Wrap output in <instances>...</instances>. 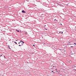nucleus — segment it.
<instances>
[{
    "mask_svg": "<svg viewBox=\"0 0 76 76\" xmlns=\"http://www.w3.org/2000/svg\"><path fill=\"white\" fill-rule=\"evenodd\" d=\"M56 72H57V71H56Z\"/></svg>",
    "mask_w": 76,
    "mask_h": 76,
    "instance_id": "393cba45",
    "label": "nucleus"
},
{
    "mask_svg": "<svg viewBox=\"0 0 76 76\" xmlns=\"http://www.w3.org/2000/svg\"><path fill=\"white\" fill-rule=\"evenodd\" d=\"M44 26H46V25Z\"/></svg>",
    "mask_w": 76,
    "mask_h": 76,
    "instance_id": "dca6fc26",
    "label": "nucleus"
},
{
    "mask_svg": "<svg viewBox=\"0 0 76 76\" xmlns=\"http://www.w3.org/2000/svg\"><path fill=\"white\" fill-rule=\"evenodd\" d=\"M4 58H5V59H6V58H5V57H4Z\"/></svg>",
    "mask_w": 76,
    "mask_h": 76,
    "instance_id": "412c9836",
    "label": "nucleus"
},
{
    "mask_svg": "<svg viewBox=\"0 0 76 76\" xmlns=\"http://www.w3.org/2000/svg\"><path fill=\"white\" fill-rule=\"evenodd\" d=\"M1 57V55H0V58Z\"/></svg>",
    "mask_w": 76,
    "mask_h": 76,
    "instance_id": "ddd939ff",
    "label": "nucleus"
},
{
    "mask_svg": "<svg viewBox=\"0 0 76 76\" xmlns=\"http://www.w3.org/2000/svg\"><path fill=\"white\" fill-rule=\"evenodd\" d=\"M33 45L34 47H35V45Z\"/></svg>",
    "mask_w": 76,
    "mask_h": 76,
    "instance_id": "f8f14e48",
    "label": "nucleus"
},
{
    "mask_svg": "<svg viewBox=\"0 0 76 76\" xmlns=\"http://www.w3.org/2000/svg\"><path fill=\"white\" fill-rule=\"evenodd\" d=\"M25 34H27V33H25Z\"/></svg>",
    "mask_w": 76,
    "mask_h": 76,
    "instance_id": "4be33fe9",
    "label": "nucleus"
},
{
    "mask_svg": "<svg viewBox=\"0 0 76 76\" xmlns=\"http://www.w3.org/2000/svg\"><path fill=\"white\" fill-rule=\"evenodd\" d=\"M22 45H19V46H22Z\"/></svg>",
    "mask_w": 76,
    "mask_h": 76,
    "instance_id": "423d86ee",
    "label": "nucleus"
},
{
    "mask_svg": "<svg viewBox=\"0 0 76 76\" xmlns=\"http://www.w3.org/2000/svg\"><path fill=\"white\" fill-rule=\"evenodd\" d=\"M59 33H61V34H63V32L61 31V32H59Z\"/></svg>",
    "mask_w": 76,
    "mask_h": 76,
    "instance_id": "39448f33",
    "label": "nucleus"
},
{
    "mask_svg": "<svg viewBox=\"0 0 76 76\" xmlns=\"http://www.w3.org/2000/svg\"><path fill=\"white\" fill-rule=\"evenodd\" d=\"M16 41H18V40H17Z\"/></svg>",
    "mask_w": 76,
    "mask_h": 76,
    "instance_id": "b1692460",
    "label": "nucleus"
},
{
    "mask_svg": "<svg viewBox=\"0 0 76 76\" xmlns=\"http://www.w3.org/2000/svg\"><path fill=\"white\" fill-rule=\"evenodd\" d=\"M46 30H47V29H45Z\"/></svg>",
    "mask_w": 76,
    "mask_h": 76,
    "instance_id": "f3484780",
    "label": "nucleus"
},
{
    "mask_svg": "<svg viewBox=\"0 0 76 76\" xmlns=\"http://www.w3.org/2000/svg\"><path fill=\"white\" fill-rule=\"evenodd\" d=\"M72 67H73V65H72Z\"/></svg>",
    "mask_w": 76,
    "mask_h": 76,
    "instance_id": "4468645a",
    "label": "nucleus"
},
{
    "mask_svg": "<svg viewBox=\"0 0 76 76\" xmlns=\"http://www.w3.org/2000/svg\"><path fill=\"white\" fill-rule=\"evenodd\" d=\"M53 67H56V66H53V65H50L49 66V70H51V69H53Z\"/></svg>",
    "mask_w": 76,
    "mask_h": 76,
    "instance_id": "f257e3e1",
    "label": "nucleus"
},
{
    "mask_svg": "<svg viewBox=\"0 0 76 76\" xmlns=\"http://www.w3.org/2000/svg\"><path fill=\"white\" fill-rule=\"evenodd\" d=\"M17 31L18 32H19V31Z\"/></svg>",
    "mask_w": 76,
    "mask_h": 76,
    "instance_id": "9b49d317",
    "label": "nucleus"
},
{
    "mask_svg": "<svg viewBox=\"0 0 76 76\" xmlns=\"http://www.w3.org/2000/svg\"><path fill=\"white\" fill-rule=\"evenodd\" d=\"M50 70H51V71H53V69H50Z\"/></svg>",
    "mask_w": 76,
    "mask_h": 76,
    "instance_id": "20e7f679",
    "label": "nucleus"
},
{
    "mask_svg": "<svg viewBox=\"0 0 76 76\" xmlns=\"http://www.w3.org/2000/svg\"><path fill=\"white\" fill-rule=\"evenodd\" d=\"M54 20H56V19H55Z\"/></svg>",
    "mask_w": 76,
    "mask_h": 76,
    "instance_id": "9d476101",
    "label": "nucleus"
},
{
    "mask_svg": "<svg viewBox=\"0 0 76 76\" xmlns=\"http://www.w3.org/2000/svg\"><path fill=\"white\" fill-rule=\"evenodd\" d=\"M56 70H57V69H56Z\"/></svg>",
    "mask_w": 76,
    "mask_h": 76,
    "instance_id": "a878e982",
    "label": "nucleus"
},
{
    "mask_svg": "<svg viewBox=\"0 0 76 76\" xmlns=\"http://www.w3.org/2000/svg\"><path fill=\"white\" fill-rule=\"evenodd\" d=\"M15 42V43L16 44H17V43L16 42Z\"/></svg>",
    "mask_w": 76,
    "mask_h": 76,
    "instance_id": "1a4fd4ad",
    "label": "nucleus"
},
{
    "mask_svg": "<svg viewBox=\"0 0 76 76\" xmlns=\"http://www.w3.org/2000/svg\"><path fill=\"white\" fill-rule=\"evenodd\" d=\"M51 72H53V73H54V72H53V71H52Z\"/></svg>",
    "mask_w": 76,
    "mask_h": 76,
    "instance_id": "6e6552de",
    "label": "nucleus"
},
{
    "mask_svg": "<svg viewBox=\"0 0 76 76\" xmlns=\"http://www.w3.org/2000/svg\"><path fill=\"white\" fill-rule=\"evenodd\" d=\"M9 47V48H10V47Z\"/></svg>",
    "mask_w": 76,
    "mask_h": 76,
    "instance_id": "2eb2a0df",
    "label": "nucleus"
},
{
    "mask_svg": "<svg viewBox=\"0 0 76 76\" xmlns=\"http://www.w3.org/2000/svg\"><path fill=\"white\" fill-rule=\"evenodd\" d=\"M1 57H2V55H1Z\"/></svg>",
    "mask_w": 76,
    "mask_h": 76,
    "instance_id": "6ab92c4d",
    "label": "nucleus"
},
{
    "mask_svg": "<svg viewBox=\"0 0 76 76\" xmlns=\"http://www.w3.org/2000/svg\"><path fill=\"white\" fill-rule=\"evenodd\" d=\"M71 47H73V46H71Z\"/></svg>",
    "mask_w": 76,
    "mask_h": 76,
    "instance_id": "a211bd4d",
    "label": "nucleus"
},
{
    "mask_svg": "<svg viewBox=\"0 0 76 76\" xmlns=\"http://www.w3.org/2000/svg\"><path fill=\"white\" fill-rule=\"evenodd\" d=\"M22 13H25V12L24 10L22 11Z\"/></svg>",
    "mask_w": 76,
    "mask_h": 76,
    "instance_id": "7ed1b4c3",
    "label": "nucleus"
},
{
    "mask_svg": "<svg viewBox=\"0 0 76 76\" xmlns=\"http://www.w3.org/2000/svg\"><path fill=\"white\" fill-rule=\"evenodd\" d=\"M4 57H5V56H4Z\"/></svg>",
    "mask_w": 76,
    "mask_h": 76,
    "instance_id": "5701e85b",
    "label": "nucleus"
},
{
    "mask_svg": "<svg viewBox=\"0 0 76 76\" xmlns=\"http://www.w3.org/2000/svg\"><path fill=\"white\" fill-rule=\"evenodd\" d=\"M74 44L75 45H76V43H74Z\"/></svg>",
    "mask_w": 76,
    "mask_h": 76,
    "instance_id": "0eeeda50",
    "label": "nucleus"
},
{
    "mask_svg": "<svg viewBox=\"0 0 76 76\" xmlns=\"http://www.w3.org/2000/svg\"><path fill=\"white\" fill-rule=\"evenodd\" d=\"M72 45H73V44H72ZM73 45H74V44H73Z\"/></svg>",
    "mask_w": 76,
    "mask_h": 76,
    "instance_id": "aec40b11",
    "label": "nucleus"
},
{
    "mask_svg": "<svg viewBox=\"0 0 76 76\" xmlns=\"http://www.w3.org/2000/svg\"><path fill=\"white\" fill-rule=\"evenodd\" d=\"M24 43V42L22 41V40H21V41L19 43H18V44H21V45H23V44Z\"/></svg>",
    "mask_w": 76,
    "mask_h": 76,
    "instance_id": "f03ea898",
    "label": "nucleus"
}]
</instances>
